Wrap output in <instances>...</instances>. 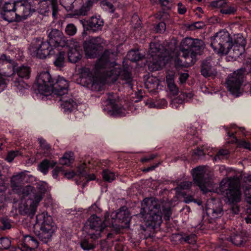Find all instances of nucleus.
Instances as JSON below:
<instances>
[{"label":"nucleus","mask_w":251,"mask_h":251,"mask_svg":"<svg viewBox=\"0 0 251 251\" xmlns=\"http://www.w3.org/2000/svg\"><path fill=\"white\" fill-rule=\"evenodd\" d=\"M112 95H110L107 99V110L108 114L116 117L125 116L127 114L131 113L137 114L141 110L140 106L134 104L141 100V97L132 100L129 104L126 103L123 106L119 104V102L115 99H112Z\"/></svg>","instance_id":"obj_9"},{"label":"nucleus","mask_w":251,"mask_h":251,"mask_svg":"<svg viewBox=\"0 0 251 251\" xmlns=\"http://www.w3.org/2000/svg\"><path fill=\"white\" fill-rule=\"evenodd\" d=\"M30 73L31 69L27 65H22L17 68V75L21 78V80H19L17 79V89L19 90L21 94L22 93L23 90L26 89L28 87L27 84L25 82L23 79H28Z\"/></svg>","instance_id":"obj_21"},{"label":"nucleus","mask_w":251,"mask_h":251,"mask_svg":"<svg viewBox=\"0 0 251 251\" xmlns=\"http://www.w3.org/2000/svg\"><path fill=\"white\" fill-rule=\"evenodd\" d=\"M193 96V94L190 92H182L177 97L172 98L171 106L173 108L178 109L183 107L184 102L191 101Z\"/></svg>","instance_id":"obj_25"},{"label":"nucleus","mask_w":251,"mask_h":251,"mask_svg":"<svg viewBox=\"0 0 251 251\" xmlns=\"http://www.w3.org/2000/svg\"><path fill=\"white\" fill-rule=\"evenodd\" d=\"M186 139L189 142V144L194 145L197 144L200 140L197 130V127L194 126H190L187 129Z\"/></svg>","instance_id":"obj_29"},{"label":"nucleus","mask_w":251,"mask_h":251,"mask_svg":"<svg viewBox=\"0 0 251 251\" xmlns=\"http://www.w3.org/2000/svg\"><path fill=\"white\" fill-rule=\"evenodd\" d=\"M245 185L243 187L244 189L245 199L247 202L251 204V175L245 177Z\"/></svg>","instance_id":"obj_35"},{"label":"nucleus","mask_w":251,"mask_h":251,"mask_svg":"<svg viewBox=\"0 0 251 251\" xmlns=\"http://www.w3.org/2000/svg\"><path fill=\"white\" fill-rule=\"evenodd\" d=\"M39 246V242L34 237L26 235L24 236L23 240L20 247L21 251H36Z\"/></svg>","instance_id":"obj_27"},{"label":"nucleus","mask_w":251,"mask_h":251,"mask_svg":"<svg viewBox=\"0 0 251 251\" xmlns=\"http://www.w3.org/2000/svg\"><path fill=\"white\" fill-rule=\"evenodd\" d=\"M17 181L21 183H30L33 181L34 177L31 175L29 174L28 172H22L17 174ZM18 182H17V183Z\"/></svg>","instance_id":"obj_38"},{"label":"nucleus","mask_w":251,"mask_h":251,"mask_svg":"<svg viewBox=\"0 0 251 251\" xmlns=\"http://www.w3.org/2000/svg\"><path fill=\"white\" fill-rule=\"evenodd\" d=\"M117 54V48L112 50H105L92 71L87 67L80 70L81 81L93 91H100L106 81L113 83L121 75L122 79L126 80L130 85V74L126 70L122 71L120 65L116 62Z\"/></svg>","instance_id":"obj_2"},{"label":"nucleus","mask_w":251,"mask_h":251,"mask_svg":"<svg viewBox=\"0 0 251 251\" xmlns=\"http://www.w3.org/2000/svg\"><path fill=\"white\" fill-rule=\"evenodd\" d=\"M28 49L31 55L40 59H45L54 53L50 43L41 38L34 39Z\"/></svg>","instance_id":"obj_12"},{"label":"nucleus","mask_w":251,"mask_h":251,"mask_svg":"<svg viewBox=\"0 0 251 251\" xmlns=\"http://www.w3.org/2000/svg\"><path fill=\"white\" fill-rule=\"evenodd\" d=\"M194 183L199 187L204 193L213 192L223 195L226 203L234 204L241 200L240 182L237 177L223 178L220 183L219 187H215L207 169L205 166H198L191 171Z\"/></svg>","instance_id":"obj_3"},{"label":"nucleus","mask_w":251,"mask_h":251,"mask_svg":"<svg viewBox=\"0 0 251 251\" xmlns=\"http://www.w3.org/2000/svg\"><path fill=\"white\" fill-rule=\"evenodd\" d=\"M102 176L103 179L108 182H111L115 178V174L107 170H103Z\"/></svg>","instance_id":"obj_45"},{"label":"nucleus","mask_w":251,"mask_h":251,"mask_svg":"<svg viewBox=\"0 0 251 251\" xmlns=\"http://www.w3.org/2000/svg\"><path fill=\"white\" fill-rule=\"evenodd\" d=\"M15 63L9 56L2 53L0 55V87L2 89L6 85L5 80L3 76L9 77L15 73Z\"/></svg>","instance_id":"obj_13"},{"label":"nucleus","mask_w":251,"mask_h":251,"mask_svg":"<svg viewBox=\"0 0 251 251\" xmlns=\"http://www.w3.org/2000/svg\"><path fill=\"white\" fill-rule=\"evenodd\" d=\"M229 240L233 244L236 246H240L246 241V237L243 233H241L233 235L230 237Z\"/></svg>","instance_id":"obj_39"},{"label":"nucleus","mask_w":251,"mask_h":251,"mask_svg":"<svg viewBox=\"0 0 251 251\" xmlns=\"http://www.w3.org/2000/svg\"><path fill=\"white\" fill-rule=\"evenodd\" d=\"M174 75L175 73L173 72L168 73L166 75V82L171 95L175 98L178 93V89L174 82Z\"/></svg>","instance_id":"obj_32"},{"label":"nucleus","mask_w":251,"mask_h":251,"mask_svg":"<svg viewBox=\"0 0 251 251\" xmlns=\"http://www.w3.org/2000/svg\"><path fill=\"white\" fill-rule=\"evenodd\" d=\"M68 88L67 80L60 76L52 78L48 71L40 73L34 84L36 98L39 100H47L50 96L64 95Z\"/></svg>","instance_id":"obj_5"},{"label":"nucleus","mask_w":251,"mask_h":251,"mask_svg":"<svg viewBox=\"0 0 251 251\" xmlns=\"http://www.w3.org/2000/svg\"><path fill=\"white\" fill-rule=\"evenodd\" d=\"M204 146L202 147L201 149L197 148L196 150L193 151V154L198 157H201L204 155Z\"/></svg>","instance_id":"obj_61"},{"label":"nucleus","mask_w":251,"mask_h":251,"mask_svg":"<svg viewBox=\"0 0 251 251\" xmlns=\"http://www.w3.org/2000/svg\"><path fill=\"white\" fill-rule=\"evenodd\" d=\"M145 85L147 88L150 91L155 90L158 89L159 81L156 77L151 76L147 79Z\"/></svg>","instance_id":"obj_37"},{"label":"nucleus","mask_w":251,"mask_h":251,"mask_svg":"<svg viewBox=\"0 0 251 251\" xmlns=\"http://www.w3.org/2000/svg\"><path fill=\"white\" fill-rule=\"evenodd\" d=\"M230 34L227 31H220L211 38L210 46L215 53L218 55L226 54L230 51Z\"/></svg>","instance_id":"obj_10"},{"label":"nucleus","mask_w":251,"mask_h":251,"mask_svg":"<svg viewBox=\"0 0 251 251\" xmlns=\"http://www.w3.org/2000/svg\"><path fill=\"white\" fill-rule=\"evenodd\" d=\"M60 1L67 11H74L77 15H86L92 7L90 2L85 5L83 0H60Z\"/></svg>","instance_id":"obj_14"},{"label":"nucleus","mask_w":251,"mask_h":251,"mask_svg":"<svg viewBox=\"0 0 251 251\" xmlns=\"http://www.w3.org/2000/svg\"><path fill=\"white\" fill-rule=\"evenodd\" d=\"M150 1L152 4L159 3L161 6L169 8L171 7L173 0H150Z\"/></svg>","instance_id":"obj_50"},{"label":"nucleus","mask_w":251,"mask_h":251,"mask_svg":"<svg viewBox=\"0 0 251 251\" xmlns=\"http://www.w3.org/2000/svg\"><path fill=\"white\" fill-rule=\"evenodd\" d=\"M11 245V241L7 238H0V249H7Z\"/></svg>","instance_id":"obj_48"},{"label":"nucleus","mask_w":251,"mask_h":251,"mask_svg":"<svg viewBox=\"0 0 251 251\" xmlns=\"http://www.w3.org/2000/svg\"><path fill=\"white\" fill-rule=\"evenodd\" d=\"M204 154H207L209 156H212L214 153L217 152V150L210 147H208L207 145H204Z\"/></svg>","instance_id":"obj_57"},{"label":"nucleus","mask_w":251,"mask_h":251,"mask_svg":"<svg viewBox=\"0 0 251 251\" xmlns=\"http://www.w3.org/2000/svg\"><path fill=\"white\" fill-rule=\"evenodd\" d=\"M201 73L204 77L214 76L216 75L217 72L214 68L212 67L210 59L206 60L203 62Z\"/></svg>","instance_id":"obj_33"},{"label":"nucleus","mask_w":251,"mask_h":251,"mask_svg":"<svg viewBox=\"0 0 251 251\" xmlns=\"http://www.w3.org/2000/svg\"><path fill=\"white\" fill-rule=\"evenodd\" d=\"M226 2L225 0H217L212 2L210 5L211 7L220 9L221 10V9H223L226 6Z\"/></svg>","instance_id":"obj_52"},{"label":"nucleus","mask_w":251,"mask_h":251,"mask_svg":"<svg viewBox=\"0 0 251 251\" xmlns=\"http://www.w3.org/2000/svg\"><path fill=\"white\" fill-rule=\"evenodd\" d=\"M236 9L235 8L231 5H228L226 2V6H225L223 9H221L220 12L224 14H231L235 12Z\"/></svg>","instance_id":"obj_47"},{"label":"nucleus","mask_w":251,"mask_h":251,"mask_svg":"<svg viewBox=\"0 0 251 251\" xmlns=\"http://www.w3.org/2000/svg\"><path fill=\"white\" fill-rule=\"evenodd\" d=\"M0 189H4L3 193H0V202L2 203L3 201L11 200L13 203L15 201L16 194V176H13L11 178L10 189H7L5 185L0 186Z\"/></svg>","instance_id":"obj_23"},{"label":"nucleus","mask_w":251,"mask_h":251,"mask_svg":"<svg viewBox=\"0 0 251 251\" xmlns=\"http://www.w3.org/2000/svg\"><path fill=\"white\" fill-rule=\"evenodd\" d=\"M38 140L39 142L41 149L44 151L45 156H48L50 152V147L46 141L42 137L39 138Z\"/></svg>","instance_id":"obj_43"},{"label":"nucleus","mask_w":251,"mask_h":251,"mask_svg":"<svg viewBox=\"0 0 251 251\" xmlns=\"http://www.w3.org/2000/svg\"><path fill=\"white\" fill-rule=\"evenodd\" d=\"M189 75L188 73H185L180 75L179 78V81L180 83H184L185 82L187 78H188Z\"/></svg>","instance_id":"obj_64"},{"label":"nucleus","mask_w":251,"mask_h":251,"mask_svg":"<svg viewBox=\"0 0 251 251\" xmlns=\"http://www.w3.org/2000/svg\"><path fill=\"white\" fill-rule=\"evenodd\" d=\"M205 210L207 215L211 218H217L223 214V208L218 200L211 199L207 201Z\"/></svg>","instance_id":"obj_19"},{"label":"nucleus","mask_w":251,"mask_h":251,"mask_svg":"<svg viewBox=\"0 0 251 251\" xmlns=\"http://www.w3.org/2000/svg\"><path fill=\"white\" fill-rule=\"evenodd\" d=\"M100 6L104 9L109 10L110 12H113L114 9L113 5L106 0H102L100 2Z\"/></svg>","instance_id":"obj_53"},{"label":"nucleus","mask_w":251,"mask_h":251,"mask_svg":"<svg viewBox=\"0 0 251 251\" xmlns=\"http://www.w3.org/2000/svg\"><path fill=\"white\" fill-rule=\"evenodd\" d=\"M15 157L16 152L15 151H9L5 158V160L8 162H11L13 160Z\"/></svg>","instance_id":"obj_62"},{"label":"nucleus","mask_w":251,"mask_h":251,"mask_svg":"<svg viewBox=\"0 0 251 251\" xmlns=\"http://www.w3.org/2000/svg\"><path fill=\"white\" fill-rule=\"evenodd\" d=\"M90 168L89 166H87L85 163L81 164L78 168V171L80 175L84 177L87 181L93 180L96 179L95 175L94 174H87V172L88 169Z\"/></svg>","instance_id":"obj_36"},{"label":"nucleus","mask_w":251,"mask_h":251,"mask_svg":"<svg viewBox=\"0 0 251 251\" xmlns=\"http://www.w3.org/2000/svg\"><path fill=\"white\" fill-rule=\"evenodd\" d=\"M245 72V68H240L229 75L226 79L227 88L230 94L235 97H238L243 94L242 84Z\"/></svg>","instance_id":"obj_11"},{"label":"nucleus","mask_w":251,"mask_h":251,"mask_svg":"<svg viewBox=\"0 0 251 251\" xmlns=\"http://www.w3.org/2000/svg\"><path fill=\"white\" fill-rule=\"evenodd\" d=\"M17 194L24 197H28L27 200H22L19 204V211L22 215L32 217L36 213L40 202L42 200V194L33 191V187L27 185L21 187L17 185Z\"/></svg>","instance_id":"obj_6"},{"label":"nucleus","mask_w":251,"mask_h":251,"mask_svg":"<svg viewBox=\"0 0 251 251\" xmlns=\"http://www.w3.org/2000/svg\"><path fill=\"white\" fill-rule=\"evenodd\" d=\"M48 190V185L46 182H43L39 184L38 189H35L33 187V191L37 193H41L42 194V198H43L44 194Z\"/></svg>","instance_id":"obj_49"},{"label":"nucleus","mask_w":251,"mask_h":251,"mask_svg":"<svg viewBox=\"0 0 251 251\" xmlns=\"http://www.w3.org/2000/svg\"><path fill=\"white\" fill-rule=\"evenodd\" d=\"M1 228L2 230L9 229L11 228V225L9 221L7 219H1Z\"/></svg>","instance_id":"obj_59"},{"label":"nucleus","mask_w":251,"mask_h":251,"mask_svg":"<svg viewBox=\"0 0 251 251\" xmlns=\"http://www.w3.org/2000/svg\"><path fill=\"white\" fill-rule=\"evenodd\" d=\"M17 4L18 10L23 11L22 16L17 14V22L22 19H26L35 11L34 6L27 0H23L20 2L17 0Z\"/></svg>","instance_id":"obj_24"},{"label":"nucleus","mask_w":251,"mask_h":251,"mask_svg":"<svg viewBox=\"0 0 251 251\" xmlns=\"http://www.w3.org/2000/svg\"><path fill=\"white\" fill-rule=\"evenodd\" d=\"M74 160L72 152H66L60 158V163L62 165H70Z\"/></svg>","instance_id":"obj_42"},{"label":"nucleus","mask_w":251,"mask_h":251,"mask_svg":"<svg viewBox=\"0 0 251 251\" xmlns=\"http://www.w3.org/2000/svg\"><path fill=\"white\" fill-rule=\"evenodd\" d=\"M57 228L52 217L47 212H43L36 216L34 228L40 229L38 236L41 241L44 243H47L51 240Z\"/></svg>","instance_id":"obj_8"},{"label":"nucleus","mask_w":251,"mask_h":251,"mask_svg":"<svg viewBox=\"0 0 251 251\" xmlns=\"http://www.w3.org/2000/svg\"><path fill=\"white\" fill-rule=\"evenodd\" d=\"M68 92V91H67ZM68 93L64 95L55 96L61 102V106L65 113H70L76 109L77 104L72 98L67 96Z\"/></svg>","instance_id":"obj_26"},{"label":"nucleus","mask_w":251,"mask_h":251,"mask_svg":"<svg viewBox=\"0 0 251 251\" xmlns=\"http://www.w3.org/2000/svg\"><path fill=\"white\" fill-rule=\"evenodd\" d=\"M142 209L139 216L143 219L147 227H141L145 231L154 230L160 226L163 215L166 221L170 219L172 214L168 202H161L155 199L145 198L141 204Z\"/></svg>","instance_id":"obj_4"},{"label":"nucleus","mask_w":251,"mask_h":251,"mask_svg":"<svg viewBox=\"0 0 251 251\" xmlns=\"http://www.w3.org/2000/svg\"><path fill=\"white\" fill-rule=\"evenodd\" d=\"M155 30L157 32L163 33L166 30V24L164 22H160L156 25Z\"/></svg>","instance_id":"obj_60"},{"label":"nucleus","mask_w":251,"mask_h":251,"mask_svg":"<svg viewBox=\"0 0 251 251\" xmlns=\"http://www.w3.org/2000/svg\"><path fill=\"white\" fill-rule=\"evenodd\" d=\"M172 238L175 239L176 241L182 242V241H184L188 244H192L193 246V250H196L198 248V246L196 245V236L195 234H191L182 237L179 234H175L172 235Z\"/></svg>","instance_id":"obj_31"},{"label":"nucleus","mask_w":251,"mask_h":251,"mask_svg":"<svg viewBox=\"0 0 251 251\" xmlns=\"http://www.w3.org/2000/svg\"><path fill=\"white\" fill-rule=\"evenodd\" d=\"M192 182L187 181H185L181 182L177 189H180L182 190H188L192 186Z\"/></svg>","instance_id":"obj_56"},{"label":"nucleus","mask_w":251,"mask_h":251,"mask_svg":"<svg viewBox=\"0 0 251 251\" xmlns=\"http://www.w3.org/2000/svg\"><path fill=\"white\" fill-rule=\"evenodd\" d=\"M236 128V126L235 125H232L230 127V129L227 128H226L227 135L231 139V141H227V142L231 143H237L239 146L251 150V144L249 142H248L245 140H241L239 141L238 139L234 136V132L235 131H232V129H235Z\"/></svg>","instance_id":"obj_28"},{"label":"nucleus","mask_w":251,"mask_h":251,"mask_svg":"<svg viewBox=\"0 0 251 251\" xmlns=\"http://www.w3.org/2000/svg\"><path fill=\"white\" fill-rule=\"evenodd\" d=\"M65 51H59V53L56 54L54 61V64L56 67L61 68L64 66L65 63Z\"/></svg>","instance_id":"obj_40"},{"label":"nucleus","mask_w":251,"mask_h":251,"mask_svg":"<svg viewBox=\"0 0 251 251\" xmlns=\"http://www.w3.org/2000/svg\"><path fill=\"white\" fill-rule=\"evenodd\" d=\"M157 103L156 108H164L167 106V101L164 99H160L156 101Z\"/></svg>","instance_id":"obj_58"},{"label":"nucleus","mask_w":251,"mask_h":251,"mask_svg":"<svg viewBox=\"0 0 251 251\" xmlns=\"http://www.w3.org/2000/svg\"><path fill=\"white\" fill-rule=\"evenodd\" d=\"M80 245L83 250L86 251L90 250L94 248V244L91 243H89L86 239L83 240L80 243Z\"/></svg>","instance_id":"obj_54"},{"label":"nucleus","mask_w":251,"mask_h":251,"mask_svg":"<svg viewBox=\"0 0 251 251\" xmlns=\"http://www.w3.org/2000/svg\"><path fill=\"white\" fill-rule=\"evenodd\" d=\"M127 57L133 62H136L140 60L142 56L139 53L138 50H131L128 52Z\"/></svg>","instance_id":"obj_44"},{"label":"nucleus","mask_w":251,"mask_h":251,"mask_svg":"<svg viewBox=\"0 0 251 251\" xmlns=\"http://www.w3.org/2000/svg\"><path fill=\"white\" fill-rule=\"evenodd\" d=\"M228 153V151L226 149H221L218 151H217L216 154L213 158L214 161H219L227 155Z\"/></svg>","instance_id":"obj_46"},{"label":"nucleus","mask_w":251,"mask_h":251,"mask_svg":"<svg viewBox=\"0 0 251 251\" xmlns=\"http://www.w3.org/2000/svg\"><path fill=\"white\" fill-rule=\"evenodd\" d=\"M69 50L68 52V61L72 63H75L82 57V50L78 42L74 39L70 40L67 44Z\"/></svg>","instance_id":"obj_17"},{"label":"nucleus","mask_w":251,"mask_h":251,"mask_svg":"<svg viewBox=\"0 0 251 251\" xmlns=\"http://www.w3.org/2000/svg\"><path fill=\"white\" fill-rule=\"evenodd\" d=\"M50 44L55 48L64 47L68 43L66 41L65 37L63 33L59 30L52 29L48 34Z\"/></svg>","instance_id":"obj_20"},{"label":"nucleus","mask_w":251,"mask_h":251,"mask_svg":"<svg viewBox=\"0 0 251 251\" xmlns=\"http://www.w3.org/2000/svg\"><path fill=\"white\" fill-rule=\"evenodd\" d=\"M105 41L99 37H92L84 44L85 55L89 58H94L105 45Z\"/></svg>","instance_id":"obj_16"},{"label":"nucleus","mask_w":251,"mask_h":251,"mask_svg":"<svg viewBox=\"0 0 251 251\" xmlns=\"http://www.w3.org/2000/svg\"><path fill=\"white\" fill-rule=\"evenodd\" d=\"M110 216L111 221H108L109 226H117L123 228L129 226L130 218L129 211L126 207H122L118 211L112 212Z\"/></svg>","instance_id":"obj_15"},{"label":"nucleus","mask_w":251,"mask_h":251,"mask_svg":"<svg viewBox=\"0 0 251 251\" xmlns=\"http://www.w3.org/2000/svg\"><path fill=\"white\" fill-rule=\"evenodd\" d=\"M177 11L179 14H184L186 12V7L181 2L177 4Z\"/></svg>","instance_id":"obj_63"},{"label":"nucleus","mask_w":251,"mask_h":251,"mask_svg":"<svg viewBox=\"0 0 251 251\" xmlns=\"http://www.w3.org/2000/svg\"><path fill=\"white\" fill-rule=\"evenodd\" d=\"M80 22L84 29L87 30H91L93 32L101 30L104 25L102 19L98 15L92 16L86 22L82 20H80Z\"/></svg>","instance_id":"obj_22"},{"label":"nucleus","mask_w":251,"mask_h":251,"mask_svg":"<svg viewBox=\"0 0 251 251\" xmlns=\"http://www.w3.org/2000/svg\"><path fill=\"white\" fill-rule=\"evenodd\" d=\"M49 4L50 5L52 9V15L54 19L57 18V12L58 11L57 0H43L41 1L40 5L43 7H46L43 12H47L49 11L50 8Z\"/></svg>","instance_id":"obj_30"},{"label":"nucleus","mask_w":251,"mask_h":251,"mask_svg":"<svg viewBox=\"0 0 251 251\" xmlns=\"http://www.w3.org/2000/svg\"><path fill=\"white\" fill-rule=\"evenodd\" d=\"M89 211L92 214L91 216L85 222L83 228V232L88 235L91 239L96 240L101 237V233L106 226H109L106 216L105 219L102 221L100 217L96 215L95 213H99L101 209L94 204L89 208Z\"/></svg>","instance_id":"obj_7"},{"label":"nucleus","mask_w":251,"mask_h":251,"mask_svg":"<svg viewBox=\"0 0 251 251\" xmlns=\"http://www.w3.org/2000/svg\"><path fill=\"white\" fill-rule=\"evenodd\" d=\"M0 14L1 18L9 22H13L16 21L15 10H3V12L0 13Z\"/></svg>","instance_id":"obj_41"},{"label":"nucleus","mask_w":251,"mask_h":251,"mask_svg":"<svg viewBox=\"0 0 251 251\" xmlns=\"http://www.w3.org/2000/svg\"><path fill=\"white\" fill-rule=\"evenodd\" d=\"M16 1L13 0L12 2H6L2 7L3 10H15Z\"/></svg>","instance_id":"obj_55"},{"label":"nucleus","mask_w":251,"mask_h":251,"mask_svg":"<svg viewBox=\"0 0 251 251\" xmlns=\"http://www.w3.org/2000/svg\"><path fill=\"white\" fill-rule=\"evenodd\" d=\"M231 45L229 47L231 55L233 57H237L242 55L245 51L246 42L245 38L240 34L237 35L234 37V42L232 43L230 39Z\"/></svg>","instance_id":"obj_18"},{"label":"nucleus","mask_w":251,"mask_h":251,"mask_svg":"<svg viewBox=\"0 0 251 251\" xmlns=\"http://www.w3.org/2000/svg\"><path fill=\"white\" fill-rule=\"evenodd\" d=\"M204 48L202 40L186 37L180 44L182 58L179 59L175 42L161 44L159 42H151L150 45L149 60L147 61L149 70L155 71L161 69L167 63L174 61L176 65L188 67L193 65L197 56L200 54Z\"/></svg>","instance_id":"obj_1"},{"label":"nucleus","mask_w":251,"mask_h":251,"mask_svg":"<svg viewBox=\"0 0 251 251\" xmlns=\"http://www.w3.org/2000/svg\"><path fill=\"white\" fill-rule=\"evenodd\" d=\"M77 31L76 26L73 24H68L65 28V32L67 34L70 36L74 35Z\"/></svg>","instance_id":"obj_51"},{"label":"nucleus","mask_w":251,"mask_h":251,"mask_svg":"<svg viewBox=\"0 0 251 251\" xmlns=\"http://www.w3.org/2000/svg\"><path fill=\"white\" fill-rule=\"evenodd\" d=\"M56 164V161L45 159L39 164L38 169L44 175H46L48 173L49 169L54 167Z\"/></svg>","instance_id":"obj_34"}]
</instances>
